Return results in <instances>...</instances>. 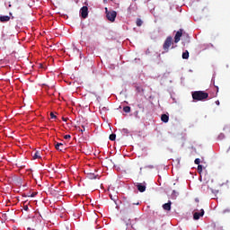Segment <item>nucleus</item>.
<instances>
[{"label":"nucleus","instance_id":"nucleus-29","mask_svg":"<svg viewBox=\"0 0 230 230\" xmlns=\"http://www.w3.org/2000/svg\"><path fill=\"white\" fill-rule=\"evenodd\" d=\"M216 105H220V101H216Z\"/></svg>","mask_w":230,"mask_h":230},{"label":"nucleus","instance_id":"nucleus-20","mask_svg":"<svg viewBox=\"0 0 230 230\" xmlns=\"http://www.w3.org/2000/svg\"><path fill=\"white\" fill-rule=\"evenodd\" d=\"M50 118L51 119H57V116L53 112H50Z\"/></svg>","mask_w":230,"mask_h":230},{"label":"nucleus","instance_id":"nucleus-34","mask_svg":"<svg viewBox=\"0 0 230 230\" xmlns=\"http://www.w3.org/2000/svg\"><path fill=\"white\" fill-rule=\"evenodd\" d=\"M9 15L12 17V19H13L12 13H9Z\"/></svg>","mask_w":230,"mask_h":230},{"label":"nucleus","instance_id":"nucleus-17","mask_svg":"<svg viewBox=\"0 0 230 230\" xmlns=\"http://www.w3.org/2000/svg\"><path fill=\"white\" fill-rule=\"evenodd\" d=\"M136 24H137V26H143V21L141 19L137 18Z\"/></svg>","mask_w":230,"mask_h":230},{"label":"nucleus","instance_id":"nucleus-9","mask_svg":"<svg viewBox=\"0 0 230 230\" xmlns=\"http://www.w3.org/2000/svg\"><path fill=\"white\" fill-rule=\"evenodd\" d=\"M163 209H164V211H171L172 210V201H168L167 203L164 204Z\"/></svg>","mask_w":230,"mask_h":230},{"label":"nucleus","instance_id":"nucleus-32","mask_svg":"<svg viewBox=\"0 0 230 230\" xmlns=\"http://www.w3.org/2000/svg\"><path fill=\"white\" fill-rule=\"evenodd\" d=\"M133 206H139V202L133 203Z\"/></svg>","mask_w":230,"mask_h":230},{"label":"nucleus","instance_id":"nucleus-28","mask_svg":"<svg viewBox=\"0 0 230 230\" xmlns=\"http://www.w3.org/2000/svg\"><path fill=\"white\" fill-rule=\"evenodd\" d=\"M185 35H186V37L188 39L187 42L189 43L190 42V36L188 34H185Z\"/></svg>","mask_w":230,"mask_h":230},{"label":"nucleus","instance_id":"nucleus-23","mask_svg":"<svg viewBox=\"0 0 230 230\" xmlns=\"http://www.w3.org/2000/svg\"><path fill=\"white\" fill-rule=\"evenodd\" d=\"M23 209H24V211L30 210V208H28V205H26V204H23Z\"/></svg>","mask_w":230,"mask_h":230},{"label":"nucleus","instance_id":"nucleus-15","mask_svg":"<svg viewBox=\"0 0 230 230\" xmlns=\"http://www.w3.org/2000/svg\"><path fill=\"white\" fill-rule=\"evenodd\" d=\"M76 130L84 134V132H85V126H82V128H80V127H77Z\"/></svg>","mask_w":230,"mask_h":230},{"label":"nucleus","instance_id":"nucleus-1","mask_svg":"<svg viewBox=\"0 0 230 230\" xmlns=\"http://www.w3.org/2000/svg\"><path fill=\"white\" fill-rule=\"evenodd\" d=\"M191 95L194 102H204V100H208V98H209V93L204 91L192 92Z\"/></svg>","mask_w":230,"mask_h":230},{"label":"nucleus","instance_id":"nucleus-18","mask_svg":"<svg viewBox=\"0 0 230 230\" xmlns=\"http://www.w3.org/2000/svg\"><path fill=\"white\" fill-rule=\"evenodd\" d=\"M137 107L141 110L142 112H145V105L143 103L137 104Z\"/></svg>","mask_w":230,"mask_h":230},{"label":"nucleus","instance_id":"nucleus-11","mask_svg":"<svg viewBox=\"0 0 230 230\" xmlns=\"http://www.w3.org/2000/svg\"><path fill=\"white\" fill-rule=\"evenodd\" d=\"M10 21V16L3 15L0 16V22H8Z\"/></svg>","mask_w":230,"mask_h":230},{"label":"nucleus","instance_id":"nucleus-5","mask_svg":"<svg viewBox=\"0 0 230 230\" xmlns=\"http://www.w3.org/2000/svg\"><path fill=\"white\" fill-rule=\"evenodd\" d=\"M87 15H89V8H87V6H83L81 8V17H83V19H87Z\"/></svg>","mask_w":230,"mask_h":230},{"label":"nucleus","instance_id":"nucleus-6","mask_svg":"<svg viewBox=\"0 0 230 230\" xmlns=\"http://www.w3.org/2000/svg\"><path fill=\"white\" fill-rule=\"evenodd\" d=\"M138 191H140V193H145V191H146V183H137L136 184Z\"/></svg>","mask_w":230,"mask_h":230},{"label":"nucleus","instance_id":"nucleus-4","mask_svg":"<svg viewBox=\"0 0 230 230\" xmlns=\"http://www.w3.org/2000/svg\"><path fill=\"white\" fill-rule=\"evenodd\" d=\"M182 35H186V33L184 32V30L180 29L174 36L175 44L181 41V37H182Z\"/></svg>","mask_w":230,"mask_h":230},{"label":"nucleus","instance_id":"nucleus-35","mask_svg":"<svg viewBox=\"0 0 230 230\" xmlns=\"http://www.w3.org/2000/svg\"><path fill=\"white\" fill-rule=\"evenodd\" d=\"M63 121H67V119L62 118Z\"/></svg>","mask_w":230,"mask_h":230},{"label":"nucleus","instance_id":"nucleus-27","mask_svg":"<svg viewBox=\"0 0 230 230\" xmlns=\"http://www.w3.org/2000/svg\"><path fill=\"white\" fill-rule=\"evenodd\" d=\"M223 213L226 214V213H230V208H226L225 210H223Z\"/></svg>","mask_w":230,"mask_h":230},{"label":"nucleus","instance_id":"nucleus-14","mask_svg":"<svg viewBox=\"0 0 230 230\" xmlns=\"http://www.w3.org/2000/svg\"><path fill=\"white\" fill-rule=\"evenodd\" d=\"M76 130L84 134V132H85V126H82V128H80V127H77Z\"/></svg>","mask_w":230,"mask_h":230},{"label":"nucleus","instance_id":"nucleus-21","mask_svg":"<svg viewBox=\"0 0 230 230\" xmlns=\"http://www.w3.org/2000/svg\"><path fill=\"white\" fill-rule=\"evenodd\" d=\"M224 137H226V135H224V133L219 134L218 139H224Z\"/></svg>","mask_w":230,"mask_h":230},{"label":"nucleus","instance_id":"nucleus-8","mask_svg":"<svg viewBox=\"0 0 230 230\" xmlns=\"http://www.w3.org/2000/svg\"><path fill=\"white\" fill-rule=\"evenodd\" d=\"M200 217H204V209H200V212H195L193 215L194 220H199Z\"/></svg>","mask_w":230,"mask_h":230},{"label":"nucleus","instance_id":"nucleus-30","mask_svg":"<svg viewBox=\"0 0 230 230\" xmlns=\"http://www.w3.org/2000/svg\"><path fill=\"white\" fill-rule=\"evenodd\" d=\"M123 132L128 133V129L124 128V129H123Z\"/></svg>","mask_w":230,"mask_h":230},{"label":"nucleus","instance_id":"nucleus-36","mask_svg":"<svg viewBox=\"0 0 230 230\" xmlns=\"http://www.w3.org/2000/svg\"><path fill=\"white\" fill-rule=\"evenodd\" d=\"M217 91H218V86H217Z\"/></svg>","mask_w":230,"mask_h":230},{"label":"nucleus","instance_id":"nucleus-2","mask_svg":"<svg viewBox=\"0 0 230 230\" xmlns=\"http://www.w3.org/2000/svg\"><path fill=\"white\" fill-rule=\"evenodd\" d=\"M170 48H172V49H175V47L173 46V38L172 36H168L163 44V49L165 53H168V51H170Z\"/></svg>","mask_w":230,"mask_h":230},{"label":"nucleus","instance_id":"nucleus-10","mask_svg":"<svg viewBox=\"0 0 230 230\" xmlns=\"http://www.w3.org/2000/svg\"><path fill=\"white\" fill-rule=\"evenodd\" d=\"M161 120L164 123H168V121H170V117L167 114H162Z\"/></svg>","mask_w":230,"mask_h":230},{"label":"nucleus","instance_id":"nucleus-26","mask_svg":"<svg viewBox=\"0 0 230 230\" xmlns=\"http://www.w3.org/2000/svg\"><path fill=\"white\" fill-rule=\"evenodd\" d=\"M64 139H71V135H65Z\"/></svg>","mask_w":230,"mask_h":230},{"label":"nucleus","instance_id":"nucleus-13","mask_svg":"<svg viewBox=\"0 0 230 230\" xmlns=\"http://www.w3.org/2000/svg\"><path fill=\"white\" fill-rule=\"evenodd\" d=\"M33 159H40V153L39 151H35L32 155Z\"/></svg>","mask_w":230,"mask_h":230},{"label":"nucleus","instance_id":"nucleus-24","mask_svg":"<svg viewBox=\"0 0 230 230\" xmlns=\"http://www.w3.org/2000/svg\"><path fill=\"white\" fill-rule=\"evenodd\" d=\"M198 172L200 173L202 172V165H198Z\"/></svg>","mask_w":230,"mask_h":230},{"label":"nucleus","instance_id":"nucleus-16","mask_svg":"<svg viewBox=\"0 0 230 230\" xmlns=\"http://www.w3.org/2000/svg\"><path fill=\"white\" fill-rule=\"evenodd\" d=\"M109 139L110 141H116V134H111Z\"/></svg>","mask_w":230,"mask_h":230},{"label":"nucleus","instance_id":"nucleus-19","mask_svg":"<svg viewBox=\"0 0 230 230\" xmlns=\"http://www.w3.org/2000/svg\"><path fill=\"white\" fill-rule=\"evenodd\" d=\"M123 111H124V112L128 113V112H130L131 109H130L129 106H125V107L123 108Z\"/></svg>","mask_w":230,"mask_h":230},{"label":"nucleus","instance_id":"nucleus-25","mask_svg":"<svg viewBox=\"0 0 230 230\" xmlns=\"http://www.w3.org/2000/svg\"><path fill=\"white\" fill-rule=\"evenodd\" d=\"M194 163L195 164H200V160L199 158H196Z\"/></svg>","mask_w":230,"mask_h":230},{"label":"nucleus","instance_id":"nucleus-7","mask_svg":"<svg viewBox=\"0 0 230 230\" xmlns=\"http://www.w3.org/2000/svg\"><path fill=\"white\" fill-rule=\"evenodd\" d=\"M55 148L59 152H64V150H66V146H64V144L58 142L55 144Z\"/></svg>","mask_w":230,"mask_h":230},{"label":"nucleus","instance_id":"nucleus-3","mask_svg":"<svg viewBox=\"0 0 230 230\" xmlns=\"http://www.w3.org/2000/svg\"><path fill=\"white\" fill-rule=\"evenodd\" d=\"M105 13L108 21H110L111 22H114L116 21V17L118 15V13H116V11H109V9L105 7Z\"/></svg>","mask_w":230,"mask_h":230},{"label":"nucleus","instance_id":"nucleus-33","mask_svg":"<svg viewBox=\"0 0 230 230\" xmlns=\"http://www.w3.org/2000/svg\"><path fill=\"white\" fill-rule=\"evenodd\" d=\"M35 195H37V193H32L31 197H35Z\"/></svg>","mask_w":230,"mask_h":230},{"label":"nucleus","instance_id":"nucleus-12","mask_svg":"<svg viewBox=\"0 0 230 230\" xmlns=\"http://www.w3.org/2000/svg\"><path fill=\"white\" fill-rule=\"evenodd\" d=\"M182 58L184 60H188V58H190V52L188 50L182 53Z\"/></svg>","mask_w":230,"mask_h":230},{"label":"nucleus","instance_id":"nucleus-31","mask_svg":"<svg viewBox=\"0 0 230 230\" xmlns=\"http://www.w3.org/2000/svg\"><path fill=\"white\" fill-rule=\"evenodd\" d=\"M173 195H177V191L172 190V196H173Z\"/></svg>","mask_w":230,"mask_h":230},{"label":"nucleus","instance_id":"nucleus-22","mask_svg":"<svg viewBox=\"0 0 230 230\" xmlns=\"http://www.w3.org/2000/svg\"><path fill=\"white\" fill-rule=\"evenodd\" d=\"M89 179H96V175H94V173H90Z\"/></svg>","mask_w":230,"mask_h":230}]
</instances>
